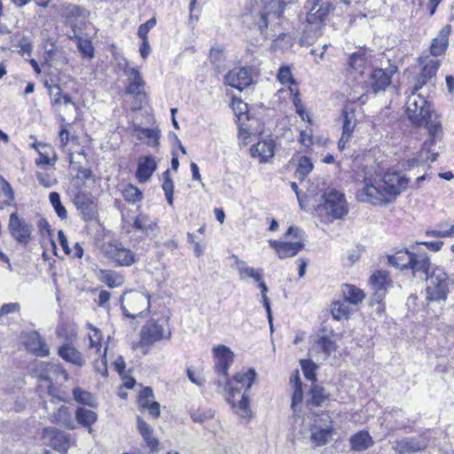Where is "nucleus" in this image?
Returning a JSON list of instances; mask_svg holds the SVG:
<instances>
[{
    "label": "nucleus",
    "instance_id": "f257e3e1",
    "mask_svg": "<svg viewBox=\"0 0 454 454\" xmlns=\"http://www.w3.org/2000/svg\"><path fill=\"white\" fill-rule=\"evenodd\" d=\"M409 179L400 172H387L383 177H365L357 190L359 201L372 205H385L400 195L407 187Z\"/></svg>",
    "mask_w": 454,
    "mask_h": 454
},
{
    "label": "nucleus",
    "instance_id": "f03ea898",
    "mask_svg": "<svg viewBox=\"0 0 454 454\" xmlns=\"http://www.w3.org/2000/svg\"><path fill=\"white\" fill-rule=\"evenodd\" d=\"M254 369L238 372L231 380L223 382L217 391L225 394L226 400L235 409L236 413L241 418L249 416L248 392L256 379Z\"/></svg>",
    "mask_w": 454,
    "mask_h": 454
},
{
    "label": "nucleus",
    "instance_id": "7ed1b4c3",
    "mask_svg": "<svg viewBox=\"0 0 454 454\" xmlns=\"http://www.w3.org/2000/svg\"><path fill=\"white\" fill-rule=\"evenodd\" d=\"M414 90L406 101L408 119L416 126L426 127L429 136L442 135V125L431 105Z\"/></svg>",
    "mask_w": 454,
    "mask_h": 454
},
{
    "label": "nucleus",
    "instance_id": "20e7f679",
    "mask_svg": "<svg viewBox=\"0 0 454 454\" xmlns=\"http://www.w3.org/2000/svg\"><path fill=\"white\" fill-rule=\"evenodd\" d=\"M297 0H259L252 10L254 25L263 35H267L269 26L282 16L286 7Z\"/></svg>",
    "mask_w": 454,
    "mask_h": 454
},
{
    "label": "nucleus",
    "instance_id": "39448f33",
    "mask_svg": "<svg viewBox=\"0 0 454 454\" xmlns=\"http://www.w3.org/2000/svg\"><path fill=\"white\" fill-rule=\"evenodd\" d=\"M120 302L124 315L130 318L141 317L145 312L147 314L151 307L150 296L137 291L125 293Z\"/></svg>",
    "mask_w": 454,
    "mask_h": 454
},
{
    "label": "nucleus",
    "instance_id": "423d86ee",
    "mask_svg": "<svg viewBox=\"0 0 454 454\" xmlns=\"http://www.w3.org/2000/svg\"><path fill=\"white\" fill-rule=\"evenodd\" d=\"M324 203L320 207L322 213L331 222L343 218L348 212L347 200L343 193L332 189L323 195Z\"/></svg>",
    "mask_w": 454,
    "mask_h": 454
},
{
    "label": "nucleus",
    "instance_id": "0eeeda50",
    "mask_svg": "<svg viewBox=\"0 0 454 454\" xmlns=\"http://www.w3.org/2000/svg\"><path fill=\"white\" fill-rule=\"evenodd\" d=\"M293 235L296 241H278L270 239V246L275 249L280 259L295 256L304 247V231L295 226H290L286 232V237Z\"/></svg>",
    "mask_w": 454,
    "mask_h": 454
},
{
    "label": "nucleus",
    "instance_id": "6e6552de",
    "mask_svg": "<svg viewBox=\"0 0 454 454\" xmlns=\"http://www.w3.org/2000/svg\"><path fill=\"white\" fill-rule=\"evenodd\" d=\"M428 286L427 287V299L431 301H444L449 294L450 279L446 272L439 267H435L431 274H428Z\"/></svg>",
    "mask_w": 454,
    "mask_h": 454
},
{
    "label": "nucleus",
    "instance_id": "1a4fd4ad",
    "mask_svg": "<svg viewBox=\"0 0 454 454\" xmlns=\"http://www.w3.org/2000/svg\"><path fill=\"white\" fill-rule=\"evenodd\" d=\"M392 285L389 274L386 270H377L370 278V286L373 291L371 298V304H377L376 310L380 313L383 311L384 306L381 304L387 288Z\"/></svg>",
    "mask_w": 454,
    "mask_h": 454
},
{
    "label": "nucleus",
    "instance_id": "9d476101",
    "mask_svg": "<svg viewBox=\"0 0 454 454\" xmlns=\"http://www.w3.org/2000/svg\"><path fill=\"white\" fill-rule=\"evenodd\" d=\"M305 9L308 11L306 16L308 24L317 29L325 24L332 4L328 0H308Z\"/></svg>",
    "mask_w": 454,
    "mask_h": 454
},
{
    "label": "nucleus",
    "instance_id": "9b49d317",
    "mask_svg": "<svg viewBox=\"0 0 454 454\" xmlns=\"http://www.w3.org/2000/svg\"><path fill=\"white\" fill-rule=\"evenodd\" d=\"M333 427L328 415H323L314 420L310 427L309 440L315 446H323L333 438Z\"/></svg>",
    "mask_w": 454,
    "mask_h": 454
},
{
    "label": "nucleus",
    "instance_id": "f8f14e48",
    "mask_svg": "<svg viewBox=\"0 0 454 454\" xmlns=\"http://www.w3.org/2000/svg\"><path fill=\"white\" fill-rule=\"evenodd\" d=\"M61 15L66 24L72 28L74 36H77V33L86 28L90 12L79 5L68 4L62 9Z\"/></svg>",
    "mask_w": 454,
    "mask_h": 454
},
{
    "label": "nucleus",
    "instance_id": "ddd939ff",
    "mask_svg": "<svg viewBox=\"0 0 454 454\" xmlns=\"http://www.w3.org/2000/svg\"><path fill=\"white\" fill-rule=\"evenodd\" d=\"M43 443L59 453L67 452L70 448V434L56 427H47L43 429Z\"/></svg>",
    "mask_w": 454,
    "mask_h": 454
},
{
    "label": "nucleus",
    "instance_id": "4468645a",
    "mask_svg": "<svg viewBox=\"0 0 454 454\" xmlns=\"http://www.w3.org/2000/svg\"><path fill=\"white\" fill-rule=\"evenodd\" d=\"M31 374L40 380L51 383V376L61 374L65 381L69 378L67 371L59 364L35 361L29 367Z\"/></svg>",
    "mask_w": 454,
    "mask_h": 454
},
{
    "label": "nucleus",
    "instance_id": "2eb2a0df",
    "mask_svg": "<svg viewBox=\"0 0 454 454\" xmlns=\"http://www.w3.org/2000/svg\"><path fill=\"white\" fill-rule=\"evenodd\" d=\"M106 254L109 260L119 267H129L136 262V254L121 243H110L106 247Z\"/></svg>",
    "mask_w": 454,
    "mask_h": 454
},
{
    "label": "nucleus",
    "instance_id": "dca6fc26",
    "mask_svg": "<svg viewBox=\"0 0 454 454\" xmlns=\"http://www.w3.org/2000/svg\"><path fill=\"white\" fill-rule=\"evenodd\" d=\"M215 358V370L218 374L216 380L217 388L226 380L227 371L233 360V353L224 345H219L213 348Z\"/></svg>",
    "mask_w": 454,
    "mask_h": 454
},
{
    "label": "nucleus",
    "instance_id": "f3484780",
    "mask_svg": "<svg viewBox=\"0 0 454 454\" xmlns=\"http://www.w3.org/2000/svg\"><path fill=\"white\" fill-rule=\"evenodd\" d=\"M8 228L12 237L20 244L27 245L30 241L33 226L17 213L10 215Z\"/></svg>",
    "mask_w": 454,
    "mask_h": 454
},
{
    "label": "nucleus",
    "instance_id": "a211bd4d",
    "mask_svg": "<svg viewBox=\"0 0 454 454\" xmlns=\"http://www.w3.org/2000/svg\"><path fill=\"white\" fill-rule=\"evenodd\" d=\"M171 332L158 322H150L146 324L141 331L140 344L149 346L163 339H169Z\"/></svg>",
    "mask_w": 454,
    "mask_h": 454
},
{
    "label": "nucleus",
    "instance_id": "6ab92c4d",
    "mask_svg": "<svg viewBox=\"0 0 454 454\" xmlns=\"http://www.w3.org/2000/svg\"><path fill=\"white\" fill-rule=\"evenodd\" d=\"M427 440L422 435L403 437L392 442V449L399 454H410L425 450Z\"/></svg>",
    "mask_w": 454,
    "mask_h": 454
},
{
    "label": "nucleus",
    "instance_id": "aec40b11",
    "mask_svg": "<svg viewBox=\"0 0 454 454\" xmlns=\"http://www.w3.org/2000/svg\"><path fill=\"white\" fill-rule=\"evenodd\" d=\"M23 344L27 351L40 357L50 356V348L37 331H31L23 335Z\"/></svg>",
    "mask_w": 454,
    "mask_h": 454
},
{
    "label": "nucleus",
    "instance_id": "412c9836",
    "mask_svg": "<svg viewBox=\"0 0 454 454\" xmlns=\"http://www.w3.org/2000/svg\"><path fill=\"white\" fill-rule=\"evenodd\" d=\"M419 65L421 70L415 78L414 90L421 89L423 85L436 74L439 68V61L429 58L420 59Z\"/></svg>",
    "mask_w": 454,
    "mask_h": 454
},
{
    "label": "nucleus",
    "instance_id": "4be33fe9",
    "mask_svg": "<svg viewBox=\"0 0 454 454\" xmlns=\"http://www.w3.org/2000/svg\"><path fill=\"white\" fill-rule=\"evenodd\" d=\"M123 73L127 77L125 92L136 96L143 95L145 82L139 70L136 67L126 66L123 69Z\"/></svg>",
    "mask_w": 454,
    "mask_h": 454
},
{
    "label": "nucleus",
    "instance_id": "5701e85b",
    "mask_svg": "<svg viewBox=\"0 0 454 454\" xmlns=\"http://www.w3.org/2000/svg\"><path fill=\"white\" fill-rule=\"evenodd\" d=\"M74 204L81 212L85 221H92L97 217V206L94 199L86 193L78 192L74 198Z\"/></svg>",
    "mask_w": 454,
    "mask_h": 454
},
{
    "label": "nucleus",
    "instance_id": "b1692460",
    "mask_svg": "<svg viewBox=\"0 0 454 454\" xmlns=\"http://www.w3.org/2000/svg\"><path fill=\"white\" fill-rule=\"evenodd\" d=\"M225 82L229 86L242 90L252 82L250 69L247 67H235L225 76Z\"/></svg>",
    "mask_w": 454,
    "mask_h": 454
},
{
    "label": "nucleus",
    "instance_id": "393cba45",
    "mask_svg": "<svg viewBox=\"0 0 454 454\" xmlns=\"http://www.w3.org/2000/svg\"><path fill=\"white\" fill-rule=\"evenodd\" d=\"M342 134L338 142V148L343 151L348 142L352 137L353 132L356 127L357 120L354 111L344 110L342 114Z\"/></svg>",
    "mask_w": 454,
    "mask_h": 454
},
{
    "label": "nucleus",
    "instance_id": "a878e982",
    "mask_svg": "<svg viewBox=\"0 0 454 454\" xmlns=\"http://www.w3.org/2000/svg\"><path fill=\"white\" fill-rule=\"evenodd\" d=\"M396 71V68H391L387 71L381 68L375 69L370 74V86L376 94L385 89L391 83V75Z\"/></svg>",
    "mask_w": 454,
    "mask_h": 454
},
{
    "label": "nucleus",
    "instance_id": "bb28decb",
    "mask_svg": "<svg viewBox=\"0 0 454 454\" xmlns=\"http://www.w3.org/2000/svg\"><path fill=\"white\" fill-rule=\"evenodd\" d=\"M430 261L426 253L415 254L410 268L415 278L425 280L428 278Z\"/></svg>",
    "mask_w": 454,
    "mask_h": 454
},
{
    "label": "nucleus",
    "instance_id": "cd10ccee",
    "mask_svg": "<svg viewBox=\"0 0 454 454\" xmlns=\"http://www.w3.org/2000/svg\"><path fill=\"white\" fill-rule=\"evenodd\" d=\"M137 430L145 443L150 453H157L159 451L160 442L153 436V429L141 417L137 418Z\"/></svg>",
    "mask_w": 454,
    "mask_h": 454
},
{
    "label": "nucleus",
    "instance_id": "c85d7f7f",
    "mask_svg": "<svg viewBox=\"0 0 454 454\" xmlns=\"http://www.w3.org/2000/svg\"><path fill=\"white\" fill-rule=\"evenodd\" d=\"M157 168V164L153 156L141 157L138 160L136 176L140 183L147 182Z\"/></svg>",
    "mask_w": 454,
    "mask_h": 454
},
{
    "label": "nucleus",
    "instance_id": "c756f323",
    "mask_svg": "<svg viewBox=\"0 0 454 454\" xmlns=\"http://www.w3.org/2000/svg\"><path fill=\"white\" fill-rule=\"evenodd\" d=\"M58 354L66 362L78 367H82L85 364V358L82 354L72 344L67 343L60 346L58 349Z\"/></svg>",
    "mask_w": 454,
    "mask_h": 454
},
{
    "label": "nucleus",
    "instance_id": "7c9ffc66",
    "mask_svg": "<svg viewBox=\"0 0 454 454\" xmlns=\"http://www.w3.org/2000/svg\"><path fill=\"white\" fill-rule=\"evenodd\" d=\"M450 31V25H445L433 39L430 47V52L433 56H440L446 51L449 44V35Z\"/></svg>",
    "mask_w": 454,
    "mask_h": 454
},
{
    "label": "nucleus",
    "instance_id": "2f4dec72",
    "mask_svg": "<svg viewBox=\"0 0 454 454\" xmlns=\"http://www.w3.org/2000/svg\"><path fill=\"white\" fill-rule=\"evenodd\" d=\"M350 449L354 451H364L374 444V441L370 434L365 430H361L352 434L349 439Z\"/></svg>",
    "mask_w": 454,
    "mask_h": 454
},
{
    "label": "nucleus",
    "instance_id": "473e14b6",
    "mask_svg": "<svg viewBox=\"0 0 454 454\" xmlns=\"http://www.w3.org/2000/svg\"><path fill=\"white\" fill-rule=\"evenodd\" d=\"M49 419L51 422L63 425L68 429L75 428L69 409L65 405H60L52 412H50Z\"/></svg>",
    "mask_w": 454,
    "mask_h": 454
},
{
    "label": "nucleus",
    "instance_id": "72a5a7b5",
    "mask_svg": "<svg viewBox=\"0 0 454 454\" xmlns=\"http://www.w3.org/2000/svg\"><path fill=\"white\" fill-rule=\"evenodd\" d=\"M134 135L138 140L145 141L149 146L155 147L159 145L160 133L157 129L135 126Z\"/></svg>",
    "mask_w": 454,
    "mask_h": 454
},
{
    "label": "nucleus",
    "instance_id": "f704fd0d",
    "mask_svg": "<svg viewBox=\"0 0 454 454\" xmlns=\"http://www.w3.org/2000/svg\"><path fill=\"white\" fill-rule=\"evenodd\" d=\"M274 143L272 140L260 141L251 148V155L258 156L261 162H267L274 155Z\"/></svg>",
    "mask_w": 454,
    "mask_h": 454
},
{
    "label": "nucleus",
    "instance_id": "c9c22d12",
    "mask_svg": "<svg viewBox=\"0 0 454 454\" xmlns=\"http://www.w3.org/2000/svg\"><path fill=\"white\" fill-rule=\"evenodd\" d=\"M235 258V264L239 270V278L242 280H246L249 278H253L254 281H259L262 276V270H255L252 267L247 266V262L239 260L237 256Z\"/></svg>",
    "mask_w": 454,
    "mask_h": 454
},
{
    "label": "nucleus",
    "instance_id": "e433bc0d",
    "mask_svg": "<svg viewBox=\"0 0 454 454\" xmlns=\"http://www.w3.org/2000/svg\"><path fill=\"white\" fill-rule=\"evenodd\" d=\"M75 418L77 422L84 427L88 428L90 434H92L93 429L91 425L94 424L98 419V415L95 411L78 407L75 411Z\"/></svg>",
    "mask_w": 454,
    "mask_h": 454
},
{
    "label": "nucleus",
    "instance_id": "4c0bfd02",
    "mask_svg": "<svg viewBox=\"0 0 454 454\" xmlns=\"http://www.w3.org/2000/svg\"><path fill=\"white\" fill-rule=\"evenodd\" d=\"M88 327L91 333H89L88 338L89 343V353L90 356H101L102 351V334L99 329L93 326L91 324H88Z\"/></svg>",
    "mask_w": 454,
    "mask_h": 454
},
{
    "label": "nucleus",
    "instance_id": "58836bf2",
    "mask_svg": "<svg viewBox=\"0 0 454 454\" xmlns=\"http://www.w3.org/2000/svg\"><path fill=\"white\" fill-rule=\"evenodd\" d=\"M414 254V253H411L407 249L402 250L394 255L388 256V262L401 270L409 269Z\"/></svg>",
    "mask_w": 454,
    "mask_h": 454
},
{
    "label": "nucleus",
    "instance_id": "ea45409f",
    "mask_svg": "<svg viewBox=\"0 0 454 454\" xmlns=\"http://www.w3.org/2000/svg\"><path fill=\"white\" fill-rule=\"evenodd\" d=\"M440 137L441 135L429 136V138L423 143L421 150L416 154L419 159L423 160V164H426L428 160L432 162L436 160L438 153H431V147L434 145Z\"/></svg>",
    "mask_w": 454,
    "mask_h": 454
},
{
    "label": "nucleus",
    "instance_id": "a19ab883",
    "mask_svg": "<svg viewBox=\"0 0 454 454\" xmlns=\"http://www.w3.org/2000/svg\"><path fill=\"white\" fill-rule=\"evenodd\" d=\"M342 294L345 301L354 305L361 303L365 297V294L362 289L349 284H345L342 286Z\"/></svg>",
    "mask_w": 454,
    "mask_h": 454
},
{
    "label": "nucleus",
    "instance_id": "79ce46f5",
    "mask_svg": "<svg viewBox=\"0 0 454 454\" xmlns=\"http://www.w3.org/2000/svg\"><path fill=\"white\" fill-rule=\"evenodd\" d=\"M368 65L369 61L364 51L355 52L349 58V68L356 74H363Z\"/></svg>",
    "mask_w": 454,
    "mask_h": 454
},
{
    "label": "nucleus",
    "instance_id": "37998d69",
    "mask_svg": "<svg viewBox=\"0 0 454 454\" xmlns=\"http://www.w3.org/2000/svg\"><path fill=\"white\" fill-rule=\"evenodd\" d=\"M134 228L145 235L153 232L157 224L146 215H138L134 221Z\"/></svg>",
    "mask_w": 454,
    "mask_h": 454
},
{
    "label": "nucleus",
    "instance_id": "c03bdc74",
    "mask_svg": "<svg viewBox=\"0 0 454 454\" xmlns=\"http://www.w3.org/2000/svg\"><path fill=\"white\" fill-rule=\"evenodd\" d=\"M99 279L110 288L118 287L123 283L122 277L112 270H101Z\"/></svg>",
    "mask_w": 454,
    "mask_h": 454
},
{
    "label": "nucleus",
    "instance_id": "a18cd8bd",
    "mask_svg": "<svg viewBox=\"0 0 454 454\" xmlns=\"http://www.w3.org/2000/svg\"><path fill=\"white\" fill-rule=\"evenodd\" d=\"M162 190L164 191L166 200L170 206H173L174 183L170 178L169 170L162 173Z\"/></svg>",
    "mask_w": 454,
    "mask_h": 454
},
{
    "label": "nucleus",
    "instance_id": "49530a36",
    "mask_svg": "<svg viewBox=\"0 0 454 454\" xmlns=\"http://www.w3.org/2000/svg\"><path fill=\"white\" fill-rule=\"evenodd\" d=\"M73 395L76 402L90 407L96 406L95 397L91 393L82 390L80 387L73 389Z\"/></svg>",
    "mask_w": 454,
    "mask_h": 454
},
{
    "label": "nucleus",
    "instance_id": "de8ad7c7",
    "mask_svg": "<svg viewBox=\"0 0 454 454\" xmlns=\"http://www.w3.org/2000/svg\"><path fill=\"white\" fill-rule=\"evenodd\" d=\"M122 196L127 202L132 204L141 201L143 199L142 192L131 184L125 186Z\"/></svg>",
    "mask_w": 454,
    "mask_h": 454
},
{
    "label": "nucleus",
    "instance_id": "09e8293b",
    "mask_svg": "<svg viewBox=\"0 0 454 454\" xmlns=\"http://www.w3.org/2000/svg\"><path fill=\"white\" fill-rule=\"evenodd\" d=\"M313 169V164L309 158L302 156L298 163L295 170V177L299 180H303Z\"/></svg>",
    "mask_w": 454,
    "mask_h": 454
},
{
    "label": "nucleus",
    "instance_id": "8fccbe9b",
    "mask_svg": "<svg viewBox=\"0 0 454 454\" xmlns=\"http://www.w3.org/2000/svg\"><path fill=\"white\" fill-rule=\"evenodd\" d=\"M49 200L57 215L61 220L67 219V211L61 202L60 195L56 192H52L49 195Z\"/></svg>",
    "mask_w": 454,
    "mask_h": 454
},
{
    "label": "nucleus",
    "instance_id": "3c124183",
    "mask_svg": "<svg viewBox=\"0 0 454 454\" xmlns=\"http://www.w3.org/2000/svg\"><path fill=\"white\" fill-rule=\"evenodd\" d=\"M316 347L325 354V357L330 356L336 349L335 342L328 336L320 337L316 343Z\"/></svg>",
    "mask_w": 454,
    "mask_h": 454
},
{
    "label": "nucleus",
    "instance_id": "603ef678",
    "mask_svg": "<svg viewBox=\"0 0 454 454\" xmlns=\"http://www.w3.org/2000/svg\"><path fill=\"white\" fill-rule=\"evenodd\" d=\"M310 400L309 402L315 406H320L327 399L328 395H326L324 387L314 385L309 391Z\"/></svg>",
    "mask_w": 454,
    "mask_h": 454
},
{
    "label": "nucleus",
    "instance_id": "864d4df0",
    "mask_svg": "<svg viewBox=\"0 0 454 454\" xmlns=\"http://www.w3.org/2000/svg\"><path fill=\"white\" fill-rule=\"evenodd\" d=\"M80 34L81 33H77V36H74V38L77 40V47L84 57L92 59L94 56L93 45L90 40L81 37Z\"/></svg>",
    "mask_w": 454,
    "mask_h": 454
},
{
    "label": "nucleus",
    "instance_id": "5fc2aeb1",
    "mask_svg": "<svg viewBox=\"0 0 454 454\" xmlns=\"http://www.w3.org/2000/svg\"><path fill=\"white\" fill-rule=\"evenodd\" d=\"M59 117L61 121L60 129L59 131V146L65 150L70 140V132L67 129L70 126V123L66 121L63 115H60Z\"/></svg>",
    "mask_w": 454,
    "mask_h": 454
},
{
    "label": "nucleus",
    "instance_id": "6e6d98bb",
    "mask_svg": "<svg viewBox=\"0 0 454 454\" xmlns=\"http://www.w3.org/2000/svg\"><path fill=\"white\" fill-rule=\"evenodd\" d=\"M349 314V307L341 301H335L332 305V315L334 319L341 320L347 318Z\"/></svg>",
    "mask_w": 454,
    "mask_h": 454
},
{
    "label": "nucleus",
    "instance_id": "4d7b16f0",
    "mask_svg": "<svg viewBox=\"0 0 454 454\" xmlns=\"http://www.w3.org/2000/svg\"><path fill=\"white\" fill-rule=\"evenodd\" d=\"M301 366L303 374L307 380L315 381L316 380V370L317 364L309 359L301 360Z\"/></svg>",
    "mask_w": 454,
    "mask_h": 454
},
{
    "label": "nucleus",
    "instance_id": "13d9d810",
    "mask_svg": "<svg viewBox=\"0 0 454 454\" xmlns=\"http://www.w3.org/2000/svg\"><path fill=\"white\" fill-rule=\"evenodd\" d=\"M106 350H107V347H106L104 348L103 352L101 353V356H97L98 358H95V360H94L95 371L104 377L107 376V374H108L106 357Z\"/></svg>",
    "mask_w": 454,
    "mask_h": 454
},
{
    "label": "nucleus",
    "instance_id": "bf43d9fd",
    "mask_svg": "<svg viewBox=\"0 0 454 454\" xmlns=\"http://www.w3.org/2000/svg\"><path fill=\"white\" fill-rule=\"evenodd\" d=\"M154 395L153 389L151 387H145L140 391L138 396V405L141 409H145L149 406L150 403H153L154 400Z\"/></svg>",
    "mask_w": 454,
    "mask_h": 454
},
{
    "label": "nucleus",
    "instance_id": "052dcab7",
    "mask_svg": "<svg viewBox=\"0 0 454 454\" xmlns=\"http://www.w3.org/2000/svg\"><path fill=\"white\" fill-rule=\"evenodd\" d=\"M36 178L39 184L45 188H51L57 184L56 178L46 172H36Z\"/></svg>",
    "mask_w": 454,
    "mask_h": 454
},
{
    "label": "nucleus",
    "instance_id": "680f3d73",
    "mask_svg": "<svg viewBox=\"0 0 454 454\" xmlns=\"http://www.w3.org/2000/svg\"><path fill=\"white\" fill-rule=\"evenodd\" d=\"M278 80L282 84H293L294 83V77L291 70L288 67H281L278 74Z\"/></svg>",
    "mask_w": 454,
    "mask_h": 454
},
{
    "label": "nucleus",
    "instance_id": "e2e57ef3",
    "mask_svg": "<svg viewBox=\"0 0 454 454\" xmlns=\"http://www.w3.org/2000/svg\"><path fill=\"white\" fill-rule=\"evenodd\" d=\"M49 94L53 106H56L61 102L63 93L61 88L59 85L55 84L51 86L49 88Z\"/></svg>",
    "mask_w": 454,
    "mask_h": 454
},
{
    "label": "nucleus",
    "instance_id": "0e129e2a",
    "mask_svg": "<svg viewBox=\"0 0 454 454\" xmlns=\"http://www.w3.org/2000/svg\"><path fill=\"white\" fill-rule=\"evenodd\" d=\"M156 25V19L151 18L145 24L139 26L137 30V35L139 38H147V34L151 28Z\"/></svg>",
    "mask_w": 454,
    "mask_h": 454
},
{
    "label": "nucleus",
    "instance_id": "69168bd1",
    "mask_svg": "<svg viewBox=\"0 0 454 454\" xmlns=\"http://www.w3.org/2000/svg\"><path fill=\"white\" fill-rule=\"evenodd\" d=\"M18 47L20 48V51L23 54H27V56H30L32 54L33 51V44L31 40L27 37L23 36L18 43Z\"/></svg>",
    "mask_w": 454,
    "mask_h": 454
},
{
    "label": "nucleus",
    "instance_id": "338daca9",
    "mask_svg": "<svg viewBox=\"0 0 454 454\" xmlns=\"http://www.w3.org/2000/svg\"><path fill=\"white\" fill-rule=\"evenodd\" d=\"M191 417L194 422L203 423L211 419L213 413L211 411H196L192 413Z\"/></svg>",
    "mask_w": 454,
    "mask_h": 454
},
{
    "label": "nucleus",
    "instance_id": "774afa93",
    "mask_svg": "<svg viewBox=\"0 0 454 454\" xmlns=\"http://www.w3.org/2000/svg\"><path fill=\"white\" fill-rule=\"evenodd\" d=\"M20 309V305L18 302H11L4 304L0 309V317L4 315H8L11 313L19 312Z\"/></svg>",
    "mask_w": 454,
    "mask_h": 454
}]
</instances>
